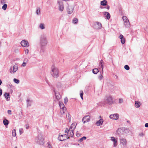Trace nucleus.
<instances>
[{
    "label": "nucleus",
    "instance_id": "21",
    "mask_svg": "<svg viewBox=\"0 0 148 148\" xmlns=\"http://www.w3.org/2000/svg\"><path fill=\"white\" fill-rule=\"evenodd\" d=\"M76 125L77 124L75 122L73 123L71 125V126L69 129L71 130H72L73 131H74L76 127Z\"/></svg>",
    "mask_w": 148,
    "mask_h": 148
},
{
    "label": "nucleus",
    "instance_id": "13",
    "mask_svg": "<svg viewBox=\"0 0 148 148\" xmlns=\"http://www.w3.org/2000/svg\"><path fill=\"white\" fill-rule=\"evenodd\" d=\"M21 44L22 46L25 47H28L29 45L28 42L26 40H22L21 42Z\"/></svg>",
    "mask_w": 148,
    "mask_h": 148
},
{
    "label": "nucleus",
    "instance_id": "28",
    "mask_svg": "<svg viewBox=\"0 0 148 148\" xmlns=\"http://www.w3.org/2000/svg\"><path fill=\"white\" fill-rule=\"evenodd\" d=\"M99 71L98 69L95 68L92 70V73L94 74H96Z\"/></svg>",
    "mask_w": 148,
    "mask_h": 148
},
{
    "label": "nucleus",
    "instance_id": "57",
    "mask_svg": "<svg viewBox=\"0 0 148 148\" xmlns=\"http://www.w3.org/2000/svg\"><path fill=\"white\" fill-rule=\"evenodd\" d=\"M123 99L120 98L119 99V102H123Z\"/></svg>",
    "mask_w": 148,
    "mask_h": 148
},
{
    "label": "nucleus",
    "instance_id": "47",
    "mask_svg": "<svg viewBox=\"0 0 148 148\" xmlns=\"http://www.w3.org/2000/svg\"><path fill=\"white\" fill-rule=\"evenodd\" d=\"M1 3L2 4L5 3H6V0H1Z\"/></svg>",
    "mask_w": 148,
    "mask_h": 148
},
{
    "label": "nucleus",
    "instance_id": "49",
    "mask_svg": "<svg viewBox=\"0 0 148 148\" xmlns=\"http://www.w3.org/2000/svg\"><path fill=\"white\" fill-rule=\"evenodd\" d=\"M31 105V102H27V107L30 106Z\"/></svg>",
    "mask_w": 148,
    "mask_h": 148
},
{
    "label": "nucleus",
    "instance_id": "52",
    "mask_svg": "<svg viewBox=\"0 0 148 148\" xmlns=\"http://www.w3.org/2000/svg\"><path fill=\"white\" fill-rule=\"evenodd\" d=\"M144 135V134L143 133H141L139 134L140 136L141 137H143Z\"/></svg>",
    "mask_w": 148,
    "mask_h": 148
},
{
    "label": "nucleus",
    "instance_id": "9",
    "mask_svg": "<svg viewBox=\"0 0 148 148\" xmlns=\"http://www.w3.org/2000/svg\"><path fill=\"white\" fill-rule=\"evenodd\" d=\"M120 143L124 146H125L127 144V140L126 139L123 138H120L119 139Z\"/></svg>",
    "mask_w": 148,
    "mask_h": 148
},
{
    "label": "nucleus",
    "instance_id": "40",
    "mask_svg": "<svg viewBox=\"0 0 148 148\" xmlns=\"http://www.w3.org/2000/svg\"><path fill=\"white\" fill-rule=\"evenodd\" d=\"M124 68L127 70H128L130 69V68L129 66L127 65H126L124 66Z\"/></svg>",
    "mask_w": 148,
    "mask_h": 148
},
{
    "label": "nucleus",
    "instance_id": "61",
    "mask_svg": "<svg viewBox=\"0 0 148 148\" xmlns=\"http://www.w3.org/2000/svg\"><path fill=\"white\" fill-rule=\"evenodd\" d=\"M25 127L26 129H27L29 128V126L28 125H26L25 126Z\"/></svg>",
    "mask_w": 148,
    "mask_h": 148
},
{
    "label": "nucleus",
    "instance_id": "36",
    "mask_svg": "<svg viewBox=\"0 0 148 148\" xmlns=\"http://www.w3.org/2000/svg\"><path fill=\"white\" fill-rule=\"evenodd\" d=\"M106 7H103L102 6H100V8L101 9H103V8H106L108 10H109L110 8V7L109 5H107L106 6Z\"/></svg>",
    "mask_w": 148,
    "mask_h": 148
},
{
    "label": "nucleus",
    "instance_id": "48",
    "mask_svg": "<svg viewBox=\"0 0 148 148\" xmlns=\"http://www.w3.org/2000/svg\"><path fill=\"white\" fill-rule=\"evenodd\" d=\"M68 99L67 97H65L64 99V102H68Z\"/></svg>",
    "mask_w": 148,
    "mask_h": 148
},
{
    "label": "nucleus",
    "instance_id": "45",
    "mask_svg": "<svg viewBox=\"0 0 148 148\" xmlns=\"http://www.w3.org/2000/svg\"><path fill=\"white\" fill-rule=\"evenodd\" d=\"M103 77V76L101 74H100L98 77V78L100 80H101L102 79Z\"/></svg>",
    "mask_w": 148,
    "mask_h": 148
},
{
    "label": "nucleus",
    "instance_id": "55",
    "mask_svg": "<svg viewBox=\"0 0 148 148\" xmlns=\"http://www.w3.org/2000/svg\"><path fill=\"white\" fill-rule=\"evenodd\" d=\"M101 103V104H100V105L101 106H103L104 105V102H100Z\"/></svg>",
    "mask_w": 148,
    "mask_h": 148
},
{
    "label": "nucleus",
    "instance_id": "27",
    "mask_svg": "<svg viewBox=\"0 0 148 148\" xmlns=\"http://www.w3.org/2000/svg\"><path fill=\"white\" fill-rule=\"evenodd\" d=\"M124 25H125V27H130V23L129 20L124 22Z\"/></svg>",
    "mask_w": 148,
    "mask_h": 148
},
{
    "label": "nucleus",
    "instance_id": "59",
    "mask_svg": "<svg viewBox=\"0 0 148 148\" xmlns=\"http://www.w3.org/2000/svg\"><path fill=\"white\" fill-rule=\"evenodd\" d=\"M12 86V84H10V83L8 84V88H11V86Z\"/></svg>",
    "mask_w": 148,
    "mask_h": 148
},
{
    "label": "nucleus",
    "instance_id": "8",
    "mask_svg": "<svg viewBox=\"0 0 148 148\" xmlns=\"http://www.w3.org/2000/svg\"><path fill=\"white\" fill-rule=\"evenodd\" d=\"M75 6L73 5H69L67 8V12L68 14H71L74 10Z\"/></svg>",
    "mask_w": 148,
    "mask_h": 148
},
{
    "label": "nucleus",
    "instance_id": "51",
    "mask_svg": "<svg viewBox=\"0 0 148 148\" xmlns=\"http://www.w3.org/2000/svg\"><path fill=\"white\" fill-rule=\"evenodd\" d=\"M25 53L27 54L29 52V50L27 49H26L25 50Z\"/></svg>",
    "mask_w": 148,
    "mask_h": 148
},
{
    "label": "nucleus",
    "instance_id": "63",
    "mask_svg": "<svg viewBox=\"0 0 148 148\" xmlns=\"http://www.w3.org/2000/svg\"><path fill=\"white\" fill-rule=\"evenodd\" d=\"M119 9L120 11H122V8H121V7H119Z\"/></svg>",
    "mask_w": 148,
    "mask_h": 148
},
{
    "label": "nucleus",
    "instance_id": "2",
    "mask_svg": "<svg viewBox=\"0 0 148 148\" xmlns=\"http://www.w3.org/2000/svg\"><path fill=\"white\" fill-rule=\"evenodd\" d=\"M51 74L52 76L54 78H57L59 77V70L54 65H52L51 66Z\"/></svg>",
    "mask_w": 148,
    "mask_h": 148
},
{
    "label": "nucleus",
    "instance_id": "46",
    "mask_svg": "<svg viewBox=\"0 0 148 148\" xmlns=\"http://www.w3.org/2000/svg\"><path fill=\"white\" fill-rule=\"evenodd\" d=\"M83 94H84V93H83V91L82 90L80 91V96L82 97V96H83Z\"/></svg>",
    "mask_w": 148,
    "mask_h": 148
},
{
    "label": "nucleus",
    "instance_id": "33",
    "mask_svg": "<svg viewBox=\"0 0 148 148\" xmlns=\"http://www.w3.org/2000/svg\"><path fill=\"white\" fill-rule=\"evenodd\" d=\"M16 135V130L14 129L12 131V136L13 137H15Z\"/></svg>",
    "mask_w": 148,
    "mask_h": 148
},
{
    "label": "nucleus",
    "instance_id": "25",
    "mask_svg": "<svg viewBox=\"0 0 148 148\" xmlns=\"http://www.w3.org/2000/svg\"><path fill=\"white\" fill-rule=\"evenodd\" d=\"M104 63L103 61L102 60H101L100 62L99 63V66L102 69V71H103V63Z\"/></svg>",
    "mask_w": 148,
    "mask_h": 148
},
{
    "label": "nucleus",
    "instance_id": "64",
    "mask_svg": "<svg viewBox=\"0 0 148 148\" xmlns=\"http://www.w3.org/2000/svg\"><path fill=\"white\" fill-rule=\"evenodd\" d=\"M2 83V82L1 80V79H0V86L1 85Z\"/></svg>",
    "mask_w": 148,
    "mask_h": 148
},
{
    "label": "nucleus",
    "instance_id": "24",
    "mask_svg": "<svg viewBox=\"0 0 148 148\" xmlns=\"http://www.w3.org/2000/svg\"><path fill=\"white\" fill-rule=\"evenodd\" d=\"M45 46H40V53L41 55H43L45 50Z\"/></svg>",
    "mask_w": 148,
    "mask_h": 148
},
{
    "label": "nucleus",
    "instance_id": "60",
    "mask_svg": "<svg viewBox=\"0 0 148 148\" xmlns=\"http://www.w3.org/2000/svg\"><path fill=\"white\" fill-rule=\"evenodd\" d=\"M68 131V129L67 128H66V129L65 130V133H67Z\"/></svg>",
    "mask_w": 148,
    "mask_h": 148
},
{
    "label": "nucleus",
    "instance_id": "22",
    "mask_svg": "<svg viewBox=\"0 0 148 148\" xmlns=\"http://www.w3.org/2000/svg\"><path fill=\"white\" fill-rule=\"evenodd\" d=\"M103 122V119H101L97 122L96 124L97 126H100L102 124Z\"/></svg>",
    "mask_w": 148,
    "mask_h": 148
},
{
    "label": "nucleus",
    "instance_id": "39",
    "mask_svg": "<svg viewBox=\"0 0 148 148\" xmlns=\"http://www.w3.org/2000/svg\"><path fill=\"white\" fill-rule=\"evenodd\" d=\"M66 117L68 120L71 121V115L69 113H68L66 114Z\"/></svg>",
    "mask_w": 148,
    "mask_h": 148
},
{
    "label": "nucleus",
    "instance_id": "30",
    "mask_svg": "<svg viewBox=\"0 0 148 148\" xmlns=\"http://www.w3.org/2000/svg\"><path fill=\"white\" fill-rule=\"evenodd\" d=\"M9 123V121L6 119H5L3 120V123L5 126L7 125Z\"/></svg>",
    "mask_w": 148,
    "mask_h": 148
},
{
    "label": "nucleus",
    "instance_id": "32",
    "mask_svg": "<svg viewBox=\"0 0 148 148\" xmlns=\"http://www.w3.org/2000/svg\"><path fill=\"white\" fill-rule=\"evenodd\" d=\"M39 27L42 29H44L45 28V27L44 24L42 23H40L39 26Z\"/></svg>",
    "mask_w": 148,
    "mask_h": 148
},
{
    "label": "nucleus",
    "instance_id": "16",
    "mask_svg": "<svg viewBox=\"0 0 148 148\" xmlns=\"http://www.w3.org/2000/svg\"><path fill=\"white\" fill-rule=\"evenodd\" d=\"M90 118L89 115H87L84 116L82 119V121L84 123L89 121Z\"/></svg>",
    "mask_w": 148,
    "mask_h": 148
},
{
    "label": "nucleus",
    "instance_id": "1",
    "mask_svg": "<svg viewBox=\"0 0 148 148\" xmlns=\"http://www.w3.org/2000/svg\"><path fill=\"white\" fill-rule=\"evenodd\" d=\"M56 85L58 91L56 90L54 88H53L52 90L54 92L56 99L58 101V102H61L60 101H59L61 97V95L60 94V92H59L60 91V88H62L63 85L61 83L58 82L57 83Z\"/></svg>",
    "mask_w": 148,
    "mask_h": 148
},
{
    "label": "nucleus",
    "instance_id": "11",
    "mask_svg": "<svg viewBox=\"0 0 148 148\" xmlns=\"http://www.w3.org/2000/svg\"><path fill=\"white\" fill-rule=\"evenodd\" d=\"M119 114L117 113L111 114L109 116L110 119L115 120H118L119 118Z\"/></svg>",
    "mask_w": 148,
    "mask_h": 148
},
{
    "label": "nucleus",
    "instance_id": "38",
    "mask_svg": "<svg viewBox=\"0 0 148 148\" xmlns=\"http://www.w3.org/2000/svg\"><path fill=\"white\" fill-rule=\"evenodd\" d=\"M122 18L124 22L129 20L127 17L125 16H123L122 17Z\"/></svg>",
    "mask_w": 148,
    "mask_h": 148
},
{
    "label": "nucleus",
    "instance_id": "37",
    "mask_svg": "<svg viewBox=\"0 0 148 148\" xmlns=\"http://www.w3.org/2000/svg\"><path fill=\"white\" fill-rule=\"evenodd\" d=\"M86 138L85 136H83L82 138H80L79 140V141L80 142H81L83 140H86Z\"/></svg>",
    "mask_w": 148,
    "mask_h": 148
},
{
    "label": "nucleus",
    "instance_id": "56",
    "mask_svg": "<svg viewBox=\"0 0 148 148\" xmlns=\"http://www.w3.org/2000/svg\"><path fill=\"white\" fill-rule=\"evenodd\" d=\"M11 111L10 110H8V113L9 114H11Z\"/></svg>",
    "mask_w": 148,
    "mask_h": 148
},
{
    "label": "nucleus",
    "instance_id": "62",
    "mask_svg": "<svg viewBox=\"0 0 148 148\" xmlns=\"http://www.w3.org/2000/svg\"><path fill=\"white\" fill-rule=\"evenodd\" d=\"M46 81L47 82V83L49 85V86H50V84L49 83V82H48V81L47 80V79L46 80Z\"/></svg>",
    "mask_w": 148,
    "mask_h": 148
},
{
    "label": "nucleus",
    "instance_id": "58",
    "mask_svg": "<svg viewBox=\"0 0 148 148\" xmlns=\"http://www.w3.org/2000/svg\"><path fill=\"white\" fill-rule=\"evenodd\" d=\"M145 126L146 127H148V123H147L145 124Z\"/></svg>",
    "mask_w": 148,
    "mask_h": 148
},
{
    "label": "nucleus",
    "instance_id": "31",
    "mask_svg": "<svg viewBox=\"0 0 148 148\" xmlns=\"http://www.w3.org/2000/svg\"><path fill=\"white\" fill-rule=\"evenodd\" d=\"M78 19L76 18H74L73 20V23L74 24H77L78 22Z\"/></svg>",
    "mask_w": 148,
    "mask_h": 148
},
{
    "label": "nucleus",
    "instance_id": "26",
    "mask_svg": "<svg viewBox=\"0 0 148 148\" xmlns=\"http://www.w3.org/2000/svg\"><path fill=\"white\" fill-rule=\"evenodd\" d=\"M13 69V73H14L18 70V67L17 64L14 65L12 67Z\"/></svg>",
    "mask_w": 148,
    "mask_h": 148
},
{
    "label": "nucleus",
    "instance_id": "42",
    "mask_svg": "<svg viewBox=\"0 0 148 148\" xmlns=\"http://www.w3.org/2000/svg\"><path fill=\"white\" fill-rule=\"evenodd\" d=\"M19 134L20 135H21L23 132V128H20L19 129Z\"/></svg>",
    "mask_w": 148,
    "mask_h": 148
},
{
    "label": "nucleus",
    "instance_id": "20",
    "mask_svg": "<svg viewBox=\"0 0 148 148\" xmlns=\"http://www.w3.org/2000/svg\"><path fill=\"white\" fill-rule=\"evenodd\" d=\"M119 38L121 39V41L122 44H124L125 42V38L123 35L121 34L120 35Z\"/></svg>",
    "mask_w": 148,
    "mask_h": 148
},
{
    "label": "nucleus",
    "instance_id": "14",
    "mask_svg": "<svg viewBox=\"0 0 148 148\" xmlns=\"http://www.w3.org/2000/svg\"><path fill=\"white\" fill-rule=\"evenodd\" d=\"M59 6V10L60 11H62L64 10V6L63 4V2L62 1H58L57 2Z\"/></svg>",
    "mask_w": 148,
    "mask_h": 148
},
{
    "label": "nucleus",
    "instance_id": "44",
    "mask_svg": "<svg viewBox=\"0 0 148 148\" xmlns=\"http://www.w3.org/2000/svg\"><path fill=\"white\" fill-rule=\"evenodd\" d=\"M47 144H48V147L49 148H52V146L50 144V143L48 142V143H47Z\"/></svg>",
    "mask_w": 148,
    "mask_h": 148
},
{
    "label": "nucleus",
    "instance_id": "41",
    "mask_svg": "<svg viewBox=\"0 0 148 148\" xmlns=\"http://www.w3.org/2000/svg\"><path fill=\"white\" fill-rule=\"evenodd\" d=\"M36 13L37 15H39L40 14V8L37 9H36Z\"/></svg>",
    "mask_w": 148,
    "mask_h": 148
},
{
    "label": "nucleus",
    "instance_id": "54",
    "mask_svg": "<svg viewBox=\"0 0 148 148\" xmlns=\"http://www.w3.org/2000/svg\"><path fill=\"white\" fill-rule=\"evenodd\" d=\"M28 60V59L27 58H25L24 59V62H26V63H27V62Z\"/></svg>",
    "mask_w": 148,
    "mask_h": 148
},
{
    "label": "nucleus",
    "instance_id": "23",
    "mask_svg": "<svg viewBox=\"0 0 148 148\" xmlns=\"http://www.w3.org/2000/svg\"><path fill=\"white\" fill-rule=\"evenodd\" d=\"M100 4L103 6H106L108 4V2L106 0H103L101 1Z\"/></svg>",
    "mask_w": 148,
    "mask_h": 148
},
{
    "label": "nucleus",
    "instance_id": "3",
    "mask_svg": "<svg viewBox=\"0 0 148 148\" xmlns=\"http://www.w3.org/2000/svg\"><path fill=\"white\" fill-rule=\"evenodd\" d=\"M59 106L60 108V116L62 117L63 116L66 112V109L65 107L63 102H59Z\"/></svg>",
    "mask_w": 148,
    "mask_h": 148
},
{
    "label": "nucleus",
    "instance_id": "53",
    "mask_svg": "<svg viewBox=\"0 0 148 148\" xmlns=\"http://www.w3.org/2000/svg\"><path fill=\"white\" fill-rule=\"evenodd\" d=\"M2 94V90L0 88V96H1Z\"/></svg>",
    "mask_w": 148,
    "mask_h": 148
},
{
    "label": "nucleus",
    "instance_id": "4",
    "mask_svg": "<svg viewBox=\"0 0 148 148\" xmlns=\"http://www.w3.org/2000/svg\"><path fill=\"white\" fill-rule=\"evenodd\" d=\"M47 41L45 36H41L40 38V46H45L47 44Z\"/></svg>",
    "mask_w": 148,
    "mask_h": 148
},
{
    "label": "nucleus",
    "instance_id": "18",
    "mask_svg": "<svg viewBox=\"0 0 148 148\" xmlns=\"http://www.w3.org/2000/svg\"><path fill=\"white\" fill-rule=\"evenodd\" d=\"M103 14V15L105 17L108 19L109 20L111 17L109 13L107 12H102Z\"/></svg>",
    "mask_w": 148,
    "mask_h": 148
},
{
    "label": "nucleus",
    "instance_id": "17",
    "mask_svg": "<svg viewBox=\"0 0 148 148\" xmlns=\"http://www.w3.org/2000/svg\"><path fill=\"white\" fill-rule=\"evenodd\" d=\"M95 28L97 29H100L102 27L101 23L98 22H96V24L95 25Z\"/></svg>",
    "mask_w": 148,
    "mask_h": 148
},
{
    "label": "nucleus",
    "instance_id": "15",
    "mask_svg": "<svg viewBox=\"0 0 148 148\" xmlns=\"http://www.w3.org/2000/svg\"><path fill=\"white\" fill-rule=\"evenodd\" d=\"M66 135L67 137H68V138H69V137H73L74 135L73 131L72 130H71L69 129L68 133Z\"/></svg>",
    "mask_w": 148,
    "mask_h": 148
},
{
    "label": "nucleus",
    "instance_id": "50",
    "mask_svg": "<svg viewBox=\"0 0 148 148\" xmlns=\"http://www.w3.org/2000/svg\"><path fill=\"white\" fill-rule=\"evenodd\" d=\"M26 62H23V64H22V65L23 66H25L26 65Z\"/></svg>",
    "mask_w": 148,
    "mask_h": 148
},
{
    "label": "nucleus",
    "instance_id": "5",
    "mask_svg": "<svg viewBox=\"0 0 148 148\" xmlns=\"http://www.w3.org/2000/svg\"><path fill=\"white\" fill-rule=\"evenodd\" d=\"M36 142L38 144L42 145L44 143V139L43 138L42 135H39L36 137Z\"/></svg>",
    "mask_w": 148,
    "mask_h": 148
},
{
    "label": "nucleus",
    "instance_id": "7",
    "mask_svg": "<svg viewBox=\"0 0 148 148\" xmlns=\"http://www.w3.org/2000/svg\"><path fill=\"white\" fill-rule=\"evenodd\" d=\"M125 130L124 128H119L116 131V135L119 136V137H121L122 135L123 134L124 131Z\"/></svg>",
    "mask_w": 148,
    "mask_h": 148
},
{
    "label": "nucleus",
    "instance_id": "12",
    "mask_svg": "<svg viewBox=\"0 0 148 148\" xmlns=\"http://www.w3.org/2000/svg\"><path fill=\"white\" fill-rule=\"evenodd\" d=\"M68 138V137H67L66 134H64V135H60L58 137V140L62 141Z\"/></svg>",
    "mask_w": 148,
    "mask_h": 148
},
{
    "label": "nucleus",
    "instance_id": "6",
    "mask_svg": "<svg viewBox=\"0 0 148 148\" xmlns=\"http://www.w3.org/2000/svg\"><path fill=\"white\" fill-rule=\"evenodd\" d=\"M104 102H114L116 101L115 100L113 101L112 97L111 95H106L104 99Z\"/></svg>",
    "mask_w": 148,
    "mask_h": 148
},
{
    "label": "nucleus",
    "instance_id": "19",
    "mask_svg": "<svg viewBox=\"0 0 148 148\" xmlns=\"http://www.w3.org/2000/svg\"><path fill=\"white\" fill-rule=\"evenodd\" d=\"M3 96L7 101H9L10 99V94L8 93L5 92L3 94Z\"/></svg>",
    "mask_w": 148,
    "mask_h": 148
},
{
    "label": "nucleus",
    "instance_id": "35",
    "mask_svg": "<svg viewBox=\"0 0 148 148\" xmlns=\"http://www.w3.org/2000/svg\"><path fill=\"white\" fill-rule=\"evenodd\" d=\"M13 81L14 83L17 84H18L20 82L19 80V79L16 78L14 79Z\"/></svg>",
    "mask_w": 148,
    "mask_h": 148
},
{
    "label": "nucleus",
    "instance_id": "29",
    "mask_svg": "<svg viewBox=\"0 0 148 148\" xmlns=\"http://www.w3.org/2000/svg\"><path fill=\"white\" fill-rule=\"evenodd\" d=\"M140 102H135V106L136 108H139L141 105Z\"/></svg>",
    "mask_w": 148,
    "mask_h": 148
},
{
    "label": "nucleus",
    "instance_id": "10",
    "mask_svg": "<svg viewBox=\"0 0 148 148\" xmlns=\"http://www.w3.org/2000/svg\"><path fill=\"white\" fill-rule=\"evenodd\" d=\"M110 140L113 142L114 147H116L118 145L117 139L115 138L114 137L112 136L110 137Z\"/></svg>",
    "mask_w": 148,
    "mask_h": 148
},
{
    "label": "nucleus",
    "instance_id": "34",
    "mask_svg": "<svg viewBox=\"0 0 148 148\" xmlns=\"http://www.w3.org/2000/svg\"><path fill=\"white\" fill-rule=\"evenodd\" d=\"M7 5L6 4H4L3 5L2 7V9L4 10H6L7 8Z\"/></svg>",
    "mask_w": 148,
    "mask_h": 148
},
{
    "label": "nucleus",
    "instance_id": "43",
    "mask_svg": "<svg viewBox=\"0 0 148 148\" xmlns=\"http://www.w3.org/2000/svg\"><path fill=\"white\" fill-rule=\"evenodd\" d=\"M10 71L11 73H13V69L12 66L11 67L10 69Z\"/></svg>",
    "mask_w": 148,
    "mask_h": 148
}]
</instances>
